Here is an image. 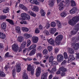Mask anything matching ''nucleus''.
Wrapping results in <instances>:
<instances>
[{"instance_id":"10","label":"nucleus","mask_w":79,"mask_h":79,"mask_svg":"<svg viewBox=\"0 0 79 79\" xmlns=\"http://www.w3.org/2000/svg\"><path fill=\"white\" fill-rule=\"evenodd\" d=\"M26 45V42H23L21 45V48H19V52H21V50H22V48H24Z\"/></svg>"},{"instance_id":"31","label":"nucleus","mask_w":79,"mask_h":79,"mask_svg":"<svg viewBox=\"0 0 79 79\" xmlns=\"http://www.w3.org/2000/svg\"><path fill=\"white\" fill-rule=\"evenodd\" d=\"M49 5L50 6H54V2L53 1H49Z\"/></svg>"},{"instance_id":"21","label":"nucleus","mask_w":79,"mask_h":79,"mask_svg":"<svg viewBox=\"0 0 79 79\" xmlns=\"http://www.w3.org/2000/svg\"><path fill=\"white\" fill-rule=\"evenodd\" d=\"M77 10V8L76 7H73L69 11V12L70 14H74L76 11V10Z\"/></svg>"},{"instance_id":"54","label":"nucleus","mask_w":79,"mask_h":79,"mask_svg":"<svg viewBox=\"0 0 79 79\" xmlns=\"http://www.w3.org/2000/svg\"><path fill=\"white\" fill-rule=\"evenodd\" d=\"M58 63L56 61H53L51 63V64L52 65H57Z\"/></svg>"},{"instance_id":"20","label":"nucleus","mask_w":79,"mask_h":79,"mask_svg":"<svg viewBox=\"0 0 79 79\" xmlns=\"http://www.w3.org/2000/svg\"><path fill=\"white\" fill-rule=\"evenodd\" d=\"M33 69H34V68L32 67L31 64H29L28 65L27 67V70L28 71H32Z\"/></svg>"},{"instance_id":"62","label":"nucleus","mask_w":79,"mask_h":79,"mask_svg":"<svg viewBox=\"0 0 79 79\" xmlns=\"http://www.w3.org/2000/svg\"><path fill=\"white\" fill-rule=\"evenodd\" d=\"M3 44L0 43V48H3Z\"/></svg>"},{"instance_id":"36","label":"nucleus","mask_w":79,"mask_h":79,"mask_svg":"<svg viewBox=\"0 0 79 79\" xmlns=\"http://www.w3.org/2000/svg\"><path fill=\"white\" fill-rule=\"evenodd\" d=\"M19 22L21 24H27V22L26 21H24L23 20H22L20 21Z\"/></svg>"},{"instance_id":"5","label":"nucleus","mask_w":79,"mask_h":79,"mask_svg":"<svg viewBox=\"0 0 79 79\" xmlns=\"http://www.w3.org/2000/svg\"><path fill=\"white\" fill-rule=\"evenodd\" d=\"M12 49L14 52H17L19 50L18 45L16 44H14L12 46Z\"/></svg>"},{"instance_id":"6","label":"nucleus","mask_w":79,"mask_h":79,"mask_svg":"<svg viewBox=\"0 0 79 79\" xmlns=\"http://www.w3.org/2000/svg\"><path fill=\"white\" fill-rule=\"evenodd\" d=\"M57 60L58 62H61L62 61H63V56L61 55H57Z\"/></svg>"},{"instance_id":"22","label":"nucleus","mask_w":79,"mask_h":79,"mask_svg":"<svg viewBox=\"0 0 79 79\" xmlns=\"http://www.w3.org/2000/svg\"><path fill=\"white\" fill-rule=\"evenodd\" d=\"M63 4L62 3H60L59 4V10L60 11H61L63 10V9L64 8V7L63 6Z\"/></svg>"},{"instance_id":"55","label":"nucleus","mask_w":79,"mask_h":79,"mask_svg":"<svg viewBox=\"0 0 79 79\" xmlns=\"http://www.w3.org/2000/svg\"><path fill=\"white\" fill-rule=\"evenodd\" d=\"M0 75L1 77H5V74L3 72H2L1 75Z\"/></svg>"},{"instance_id":"42","label":"nucleus","mask_w":79,"mask_h":79,"mask_svg":"<svg viewBox=\"0 0 79 79\" xmlns=\"http://www.w3.org/2000/svg\"><path fill=\"white\" fill-rule=\"evenodd\" d=\"M64 57L65 59H68V54L66 52H64Z\"/></svg>"},{"instance_id":"49","label":"nucleus","mask_w":79,"mask_h":79,"mask_svg":"<svg viewBox=\"0 0 79 79\" xmlns=\"http://www.w3.org/2000/svg\"><path fill=\"white\" fill-rule=\"evenodd\" d=\"M12 75L13 77L15 76V75H16V69H13L12 71Z\"/></svg>"},{"instance_id":"14","label":"nucleus","mask_w":79,"mask_h":79,"mask_svg":"<svg viewBox=\"0 0 79 79\" xmlns=\"http://www.w3.org/2000/svg\"><path fill=\"white\" fill-rule=\"evenodd\" d=\"M69 61H73V60H75V58H74V56L73 55H70L69 57Z\"/></svg>"},{"instance_id":"30","label":"nucleus","mask_w":79,"mask_h":79,"mask_svg":"<svg viewBox=\"0 0 79 79\" xmlns=\"http://www.w3.org/2000/svg\"><path fill=\"white\" fill-rule=\"evenodd\" d=\"M59 69L60 71H63V72H66L67 71L66 68H64V67L60 68Z\"/></svg>"},{"instance_id":"24","label":"nucleus","mask_w":79,"mask_h":79,"mask_svg":"<svg viewBox=\"0 0 79 79\" xmlns=\"http://www.w3.org/2000/svg\"><path fill=\"white\" fill-rule=\"evenodd\" d=\"M28 13L29 15H31L32 16H33L34 17H35V16H36V14L32 12V11H28Z\"/></svg>"},{"instance_id":"45","label":"nucleus","mask_w":79,"mask_h":79,"mask_svg":"<svg viewBox=\"0 0 79 79\" xmlns=\"http://www.w3.org/2000/svg\"><path fill=\"white\" fill-rule=\"evenodd\" d=\"M69 52L71 53V54H73L74 53V50H73L71 48H69Z\"/></svg>"},{"instance_id":"32","label":"nucleus","mask_w":79,"mask_h":79,"mask_svg":"<svg viewBox=\"0 0 79 79\" xmlns=\"http://www.w3.org/2000/svg\"><path fill=\"white\" fill-rule=\"evenodd\" d=\"M21 30L23 31V32H27L29 31L28 28L26 27H22Z\"/></svg>"},{"instance_id":"17","label":"nucleus","mask_w":79,"mask_h":79,"mask_svg":"<svg viewBox=\"0 0 79 79\" xmlns=\"http://www.w3.org/2000/svg\"><path fill=\"white\" fill-rule=\"evenodd\" d=\"M23 36L26 39H29L30 37H32V35L31 34H25L23 35Z\"/></svg>"},{"instance_id":"2","label":"nucleus","mask_w":79,"mask_h":79,"mask_svg":"<svg viewBox=\"0 0 79 79\" xmlns=\"http://www.w3.org/2000/svg\"><path fill=\"white\" fill-rule=\"evenodd\" d=\"M63 37V35H59L56 38L55 41L57 45H60L61 42L60 41L62 40Z\"/></svg>"},{"instance_id":"38","label":"nucleus","mask_w":79,"mask_h":79,"mask_svg":"<svg viewBox=\"0 0 79 79\" xmlns=\"http://www.w3.org/2000/svg\"><path fill=\"white\" fill-rule=\"evenodd\" d=\"M33 10L34 11L37 12L39 10V7L37 6H34Z\"/></svg>"},{"instance_id":"43","label":"nucleus","mask_w":79,"mask_h":79,"mask_svg":"<svg viewBox=\"0 0 79 79\" xmlns=\"http://www.w3.org/2000/svg\"><path fill=\"white\" fill-rule=\"evenodd\" d=\"M50 23H47L46 25V26L44 27V28H46V29H48L49 27H50Z\"/></svg>"},{"instance_id":"26","label":"nucleus","mask_w":79,"mask_h":79,"mask_svg":"<svg viewBox=\"0 0 79 79\" xmlns=\"http://www.w3.org/2000/svg\"><path fill=\"white\" fill-rule=\"evenodd\" d=\"M35 52H36V50L35 49H34L31 51L29 55L30 56H32V55H33L35 53Z\"/></svg>"},{"instance_id":"37","label":"nucleus","mask_w":79,"mask_h":79,"mask_svg":"<svg viewBox=\"0 0 79 79\" xmlns=\"http://www.w3.org/2000/svg\"><path fill=\"white\" fill-rule=\"evenodd\" d=\"M9 9L8 7H6V8L3 10V12L4 13H8Z\"/></svg>"},{"instance_id":"40","label":"nucleus","mask_w":79,"mask_h":79,"mask_svg":"<svg viewBox=\"0 0 79 79\" xmlns=\"http://www.w3.org/2000/svg\"><path fill=\"white\" fill-rule=\"evenodd\" d=\"M71 6H76V2L73 0L71 1Z\"/></svg>"},{"instance_id":"46","label":"nucleus","mask_w":79,"mask_h":79,"mask_svg":"<svg viewBox=\"0 0 79 79\" xmlns=\"http://www.w3.org/2000/svg\"><path fill=\"white\" fill-rule=\"evenodd\" d=\"M65 3L67 5H70L71 4L70 3V0H65Z\"/></svg>"},{"instance_id":"60","label":"nucleus","mask_w":79,"mask_h":79,"mask_svg":"<svg viewBox=\"0 0 79 79\" xmlns=\"http://www.w3.org/2000/svg\"><path fill=\"white\" fill-rule=\"evenodd\" d=\"M51 14L50 12H48L47 14V16L48 17H50L51 16Z\"/></svg>"},{"instance_id":"12","label":"nucleus","mask_w":79,"mask_h":79,"mask_svg":"<svg viewBox=\"0 0 79 79\" xmlns=\"http://www.w3.org/2000/svg\"><path fill=\"white\" fill-rule=\"evenodd\" d=\"M48 72H49L50 73H53V72H56V67L55 66L53 68H52L51 71H50L49 69H48Z\"/></svg>"},{"instance_id":"58","label":"nucleus","mask_w":79,"mask_h":79,"mask_svg":"<svg viewBox=\"0 0 79 79\" xmlns=\"http://www.w3.org/2000/svg\"><path fill=\"white\" fill-rule=\"evenodd\" d=\"M45 59H46V60H48V58L49 57V56H48V55H45L44 57L45 58Z\"/></svg>"},{"instance_id":"13","label":"nucleus","mask_w":79,"mask_h":79,"mask_svg":"<svg viewBox=\"0 0 79 79\" xmlns=\"http://www.w3.org/2000/svg\"><path fill=\"white\" fill-rule=\"evenodd\" d=\"M56 31V29L55 28H52L50 29L49 32L51 34H54Z\"/></svg>"},{"instance_id":"15","label":"nucleus","mask_w":79,"mask_h":79,"mask_svg":"<svg viewBox=\"0 0 79 79\" xmlns=\"http://www.w3.org/2000/svg\"><path fill=\"white\" fill-rule=\"evenodd\" d=\"M21 68L20 66V65L19 64H17V66L16 67V71L17 73H19L21 71Z\"/></svg>"},{"instance_id":"47","label":"nucleus","mask_w":79,"mask_h":79,"mask_svg":"<svg viewBox=\"0 0 79 79\" xmlns=\"http://www.w3.org/2000/svg\"><path fill=\"white\" fill-rule=\"evenodd\" d=\"M31 40H28L27 41V47H29L30 45H31Z\"/></svg>"},{"instance_id":"44","label":"nucleus","mask_w":79,"mask_h":79,"mask_svg":"<svg viewBox=\"0 0 79 79\" xmlns=\"http://www.w3.org/2000/svg\"><path fill=\"white\" fill-rule=\"evenodd\" d=\"M44 34L46 35H49L50 34H49V32H48V31L47 30H45L44 31Z\"/></svg>"},{"instance_id":"33","label":"nucleus","mask_w":79,"mask_h":79,"mask_svg":"<svg viewBox=\"0 0 79 79\" xmlns=\"http://www.w3.org/2000/svg\"><path fill=\"white\" fill-rule=\"evenodd\" d=\"M53 60H54V57H53V56H51L49 58V63H51L53 61Z\"/></svg>"},{"instance_id":"51","label":"nucleus","mask_w":79,"mask_h":79,"mask_svg":"<svg viewBox=\"0 0 79 79\" xmlns=\"http://www.w3.org/2000/svg\"><path fill=\"white\" fill-rule=\"evenodd\" d=\"M35 34H39L40 33V30H39V29L37 28L35 29Z\"/></svg>"},{"instance_id":"48","label":"nucleus","mask_w":79,"mask_h":79,"mask_svg":"<svg viewBox=\"0 0 79 79\" xmlns=\"http://www.w3.org/2000/svg\"><path fill=\"white\" fill-rule=\"evenodd\" d=\"M51 26V27H55V26H56V23L54 22H52Z\"/></svg>"},{"instance_id":"59","label":"nucleus","mask_w":79,"mask_h":79,"mask_svg":"<svg viewBox=\"0 0 79 79\" xmlns=\"http://www.w3.org/2000/svg\"><path fill=\"white\" fill-rule=\"evenodd\" d=\"M24 6V5L23 4H20L19 5L20 8H22V9H23Z\"/></svg>"},{"instance_id":"63","label":"nucleus","mask_w":79,"mask_h":79,"mask_svg":"<svg viewBox=\"0 0 79 79\" xmlns=\"http://www.w3.org/2000/svg\"><path fill=\"white\" fill-rule=\"evenodd\" d=\"M61 76H64L65 75V73L62 72L61 73Z\"/></svg>"},{"instance_id":"3","label":"nucleus","mask_w":79,"mask_h":79,"mask_svg":"<svg viewBox=\"0 0 79 79\" xmlns=\"http://www.w3.org/2000/svg\"><path fill=\"white\" fill-rule=\"evenodd\" d=\"M21 16L23 20H25L26 19H27L28 20H29V19H31L30 16L26 13H22L21 15Z\"/></svg>"},{"instance_id":"7","label":"nucleus","mask_w":79,"mask_h":79,"mask_svg":"<svg viewBox=\"0 0 79 79\" xmlns=\"http://www.w3.org/2000/svg\"><path fill=\"white\" fill-rule=\"evenodd\" d=\"M31 40L33 43H37L39 40V38L37 36H34L32 37Z\"/></svg>"},{"instance_id":"8","label":"nucleus","mask_w":79,"mask_h":79,"mask_svg":"<svg viewBox=\"0 0 79 79\" xmlns=\"http://www.w3.org/2000/svg\"><path fill=\"white\" fill-rule=\"evenodd\" d=\"M29 2L32 4H35V5H39L40 2H38L37 0H28Z\"/></svg>"},{"instance_id":"57","label":"nucleus","mask_w":79,"mask_h":79,"mask_svg":"<svg viewBox=\"0 0 79 79\" xmlns=\"http://www.w3.org/2000/svg\"><path fill=\"white\" fill-rule=\"evenodd\" d=\"M23 10H24V11H26L28 10V9L24 6V7H23Z\"/></svg>"},{"instance_id":"18","label":"nucleus","mask_w":79,"mask_h":79,"mask_svg":"<svg viewBox=\"0 0 79 79\" xmlns=\"http://www.w3.org/2000/svg\"><path fill=\"white\" fill-rule=\"evenodd\" d=\"M24 40V38L23 36H19L18 37L17 40L19 42H22V41H23Z\"/></svg>"},{"instance_id":"50","label":"nucleus","mask_w":79,"mask_h":79,"mask_svg":"<svg viewBox=\"0 0 79 79\" xmlns=\"http://www.w3.org/2000/svg\"><path fill=\"white\" fill-rule=\"evenodd\" d=\"M6 18V16L5 15L0 16V19H5Z\"/></svg>"},{"instance_id":"25","label":"nucleus","mask_w":79,"mask_h":79,"mask_svg":"<svg viewBox=\"0 0 79 79\" xmlns=\"http://www.w3.org/2000/svg\"><path fill=\"white\" fill-rule=\"evenodd\" d=\"M55 21L56 22L57 24L58 25V27L59 28H61V24L60 22L58 20H56Z\"/></svg>"},{"instance_id":"4","label":"nucleus","mask_w":79,"mask_h":79,"mask_svg":"<svg viewBox=\"0 0 79 79\" xmlns=\"http://www.w3.org/2000/svg\"><path fill=\"white\" fill-rule=\"evenodd\" d=\"M35 75L36 77H39L41 73V68L40 67H38L36 70Z\"/></svg>"},{"instance_id":"61","label":"nucleus","mask_w":79,"mask_h":79,"mask_svg":"<svg viewBox=\"0 0 79 79\" xmlns=\"http://www.w3.org/2000/svg\"><path fill=\"white\" fill-rule=\"evenodd\" d=\"M30 71H31V75H33L34 73V69L32 70H31Z\"/></svg>"},{"instance_id":"19","label":"nucleus","mask_w":79,"mask_h":79,"mask_svg":"<svg viewBox=\"0 0 79 79\" xmlns=\"http://www.w3.org/2000/svg\"><path fill=\"white\" fill-rule=\"evenodd\" d=\"M15 29L16 32H17V33H18L19 34H20L21 31L20 27L18 26L16 27H15Z\"/></svg>"},{"instance_id":"56","label":"nucleus","mask_w":79,"mask_h":79,"mask_svg":"<svg viewBox=\"0 0 79 79\" xmlns=\"http://www.w3.org/2000/svg\"><path fill=\"white\" fill-rule=\"evenodd\" d=\"M10 55H9V52H7L5 55V57H10Z\"/></svg>"},{"instance_id":"64","label":"nucleus","mask_w":79,"mask_h":79,"mask_svg":"<svg viewBox=\"0 0 79 79\" xmlns=\"http://www.w3.org/2000/svg\"><path fill=\"white\" fill-rule=\"evenodd\" d=\"M76 55H77V59H79V53H76Z\"/></svg>"},{"instance_id":"52","label":"nucleus","mask_w":79,"mask_h":79,"mask_svg":"<svg viewBox=\"0 0 79 79\" xmlns=\"http://www.w3.org/2000/svg\"><path fill=\"white\" fill-rule=\"evenodd\" d=\"M59 50L58 48H56L54 49L55 53H57L59 52Z\"/></svg>"},{"instance_id":"11","label":"nucleus","mask_w":79,"mask_h":79,"mask_svg":"<svg viewBox=\"0 0 79 79\" xmlns=\"http://www.w3.org/2000/svg\"><path fill=\"white\" fill-rule=\"evenodd\" d=\"M1 27L2 29H3V30L5 31L6 28V24L5 23H2L1 24Z\"/></svg>"},{"instance_id":"35","label":"nucleus","mask_w":79,"mask_h":79,"mask_svg":"<svg viewBox=\"0 0 79 79\" xmlns=\"http://www.w3.org/2000/svg\"><path fill=\"white\" fill-rule=\"evenodd\" d=\"M6 20L7 21L9 22L10 24H12V25H13V24H14V23H13V20L8 19H7Z\"/></svg>"},{"instance_id":"53","label":"nucleus","mask_w":79,"mask_h":79,"mask_svg":"<svg viewBox=\"0 0 79 79\" xmlns=\"http://www.w3.org/2000/svg\"><path fill=\"white\" fill-rule=\"evenodd\" d=\"M43 52L44 55H46V54H47L48 53V51L47 49H44L43 51Z\"/></svg>"},{"instance_id":"1","label":"nucleus","mask_w":79,"mask_h":79,"mask_svg":"<svg viewBox=\"0 0 79 79\" xmlns=\"http://www.w3.org/2000/svg\"><path fill=\"white\" fill-rule=\"evenodd\" d=\"M78 21H79V17H74L72 18V20H70L69 22V23L71 26H74Z\"/></svg>"},{"instance_id":"23","label":"nucleus","mask_w":79,"mask_h":79,"mask_svg":"<svg viewBox=\"0 0 79 79\" xmlns=\"http://www.w3.org/2000/svg\"><path fill=\"white\" fill-rule=\"evenodd\" d=\"M37 47L35 44H33L31 45V46L29 47L28 48V50H31V49H33Z\"/></svg>"},{"instance_id":"27","label":"nucleus","mask_w":79,"mask_h":79,"mask_svg":"<svg viewBox=\"0 0 79 79\" xmlns=\"http://www.w3.org/2000/svg\"><path fill=\"white\" fill-rule=\"evenodd\" d=\"M23 79H28V77L26 73L24 72L23 73Z\"/></svg>"},{"instance_id":"29","label":"nucleus","mask_w":79,"mask_h":79,"mask_svg":"<svg viewBox=\"0 0 79 79\" xmlns=\"http://www.w3.org/2000/svg\"><path fill=\"white\" fill-rule=\"evenodd\" d=\"M0 38L3 39H5L6 38V35L2 33L0 35Z\"/></svg>"},{"instance_id":"16","label":"nucleus","mask_w":79,"mask_h":79,"mask_svg":"<svg viewBox=\"0 0 79 79\" xmlns=\"http://www.w3.org/2000/svg\"><path fill=\"white\" fill-rule=\"evenodd\" d=\"M48 42L50 44H51L52 45H54L55 44V41H54V40L52 38H51L50 39L48 40Z\"/></svg>"},{"instance_id":"41","label":"nucleus","mask_w":79,"mask_h":79,"mask_svg":"<svg viewBox=\"0 0 79 79\" xmlns=\"http://www.w3.org/2000/svg\"><path fill=\"white\" fill-rule=\"evenodd\" d=\"M48 49L49 52H51L52 50H53V48L52 46H49L48 47Z\"/></svg>"},{"instance_id":"28","label":"nucleus","mask_w":79,"mask_h":79,"mask_svg":"<svg viewBox=\"0 0 79 79\" xmlns=\"http://www.w3.org/2000/svg\"><path fill=\"white\" fill-rule=\"evenodd\" d=\"M36 57L39 59H40L42 57V55L41 53H37L36 55Z\"/></svg>"},{"instance_id":"34","label":"nucleus","mask_w":79,"mask_h":79,"mask_svg":"<svg viewBox=\"0 0 79 79\" xmlns=\"http://www.w3.org/2000/svg\"><path fill=\"white\" fill-rule=\"evenodd\" d=\"M40 13L42 16H45V11H44V10L42 9L40 10Z\"/></svg>"},{"instance_id":"9","label":"nucleus","mask_w":79,"mask_h":79,"mask_svg":"<svg viewBox=\"0 0 79 79\" xmlns=\"http://www.w3.org/2000/svg\"><path fill=\"white\" fill-rule=\"evenodd\" d=\"M48 72L43 73L41 77V79H47Z\"/></svg>"},{"instance_id":"39","label":"nucleus","mask_w":79,"mask_h":79,"mask_svg":"<svg viewBox=\"0 0 79 79\" xmlns=\"http://www.w3.org/2000/svg\"><path fill=\"white\" fill-rule=\"evenodd\" d=\"M66 15H67V13L66 12H62L60 14L61 16H62V17H63V18H64Z\"/></svg>"}]
</instances>
